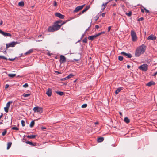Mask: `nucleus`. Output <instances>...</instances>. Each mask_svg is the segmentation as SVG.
I'll use <instances>...</instances> for the list:
<instances>
[{"instance_id":"61","label":"nucleus","mask_w":157,"mask_h":157,"mask_svg":"<svg viewBox=\"0 0 157 157\" xmlns=\"http://www.w3.org/2000/svg\"><path fill=\"white\" fill-rule=\"evenodd\" d=\"M55 73H58V74L60 73V72H59L58 71H55Z\"/></svg>"},{"instance_id":"45","label":"nucleus","mask_w":157,"mask_h":157,"mask_svg":"<svg viewBox=\"0 0 157 157\" xmlns=\"http://www.w3.org/2000/svg\"><path fill=\"white\" fill-rule=\"evenodd\" d=\"M144 20V18L143 17H141L138 19V21H143Z\"/></svg>"},{"instance_id":"60","label":"nucleus","mask_w":157,"mask_h":157,"mask_svg":"<svg viewBox=\"0 0 157 157\" xmlns=\"http://www.w3.org/2000/svg\"><path fill=\"white\" fill-rule=\"evenodd\" d=\"M83 13H82V11L80 12L79 14H78V15H81V14Z\"/></svg>"},{"instance_id":"51","label":"nucleus","mask_w":157,"mask_h":157,"mask_svg":"<svg viewBox=\"0 0 157 157\" xmlns=\"http://www.w3.org/2000/svg\"><path fill=\"white\" fill-rule=\"evenodd\" d=\"M66 21H63V22L62 23H61V24H60L62 26V25H63L64 24H65L66 23Z\"/></svg>"},{"instance_id":"53","label":"nucleus","mask_w":157,"mask_h":157,"mask_svg":"<svg viewBox=\"0 0 157 157\" xmlns=\"http://www.w3.org/2000/svg\"><path fill=\"white\" fill-rule=\"evenodd\" d=\"M2 58L6 60H7V58H6V57L4 56H2Z\"/></svg>"},{"instance_id":"20","label":"nucleus","mask_w":157,"mask_h":157,"mask_svg":"<svg viewBox=\"0 0 157 157\" xmlns=\"http://www.w3.org/2000/svg\"><path fill=\"white\" fill-rule=\"evenodd\" d=\"M33 50H34V49H31L29 50L28 51H27V52H25V54L28 55L29 54H30V53L33 52Z\"/></svg>"},{"instance_id":"18","label":"nucleus","mask_w":157,"mask_h":157,"mask_svg":"<svg viewBox=\"0 0 157 157\" xmlns=\"http://www.w3.org/2000/svg\"><path fill=\"white\" fill-rule=\"evenodd\" d=\"M90 7V6H86V7L82 11V13H84V12L86 11L88 9H89Z\"/></svg>"},{"instance_id":"13","label":"nucleus","mask_w":157,"mask_h":157,"mask_svg":"<svg viewBox=\"0 0 157 157\" xmlns=\"http://www.w3.org/2000/svg\"><path fill=\"white\" fill-rule=\"evenodd\" d=\"M55 30L53 26H50L48 29V31L50 32H53L55 31Z\"/></svg>"},{"instance_id":"33","label":"nucleus","mask_w":157,"mask_h":157,"mask_svg":"<svg viewBox=\"0 0 157 157\" xmlns=\"http://www.w3.org/2000/svg\"><path fill=\"white\" fill-rule=\"evenodd\" d=\"M104 33H105V32L104 31L101 32L99 33H98L97 34H96V36L97 37H98V36H99L103 34H104Z\"/></svg>"},{"instance_id":"21","label":"nucleus","mask_w":157,"mask_h":157,"mask_svg":"<svg viewBox=\"0 0 157 157\" xmlns=\"http://www.w3.org/2000/svg\"><path fill=\"white\" fill-rule=\"evenodd\" d=\"M104 140V138L103 137H100L98 139L97 141L98 142H102Z\"/></svg>"},{"instance_id":"55","label":"nucleus","mask_w":157,"mask_h":157,"mask_svg":"<svg viewBox=\"0 0 157 157\" xmlns=\"http://www.w3.org/2000/svg\"><path fill=\"white\" fill-rule=\"evenodd\" d=\"M127 67L128 69H129L130 67V66L129 65H128L127 66Z\"/></svg>"},{"instance_id":"32","label":"nucleus","mask_w":157,"mask_h":157,"mask_svg":"<svg viewBox=\"0 0 157 157\" xmlns=\"http://www.w3.org/2000/svg\"><path fill=\"white\" fill-rule=\"evenodd\" d=\"M62 20H59L58 21H56L55 23L57 24H59L62 23Z\"/></svg>"},{"instance_id":"16","label":"nucleus","mask_w":157,"mask_h":157,"mask_svg":"<svg viewBox=\"0 0 157 157\" xmlns=\"http://www.w3.org/2000/svg\"><path fill=\"white\" fill-rule=\"evenodd\" d=\"M123 89L122 87H120L118 88L115 91V94H118V93Z\"/></svg>"},{"instance_id":"1","label":"nucleus","mask_w":157,"mask_h":157,"mask_svg":"<svg viewBox=\"0 0 157 157\" xmlns=\"http://www.w3.org/2000/svg\"><path fill=\"white\" fill-rule=\"evenodd\" d=\"M146 46L144 44L138 47L136 50L135 55L136 57H138L144 53L146 51Z\"/></svg>"},{"instance_id":"5","label":"nucleus","mask_w":157,"mask_h":157,"mask_svg":"<svg viewBox=\"0 0 157 157\" xmlns=\"http://www.w3.org/2000/svg\"><path fill=\"white\" fill-rule=\"evenodd\" d=\"M148 66L146 64H143L139 67L138 68L143 71H146L148 69Z\"/></svg>"},{"instance_id":"40","label":"nucleus","mask_w":157,"mask_h":157,"mask_svg":"<svg viewBox=\"0 0 157 157\" xmlns=\"http://www.w3.org/2000/svg\"><path fill=\"white\" fill-rule=\"evenodd\" d=\"M12 130H19V128L17 127H13L12 128Z\"/></svg>"},{"instance_id":"62","label":"nucleus","mask_w":157,"mask_h":157,"mask_svg":"<svg viewBox=\"0 0 157 157\" xmlns=\"http://www.w3.org/2000/svg\"><path fill=\"white\" fill-rule=\"evenodd\" d=\"M3 24V21L1 20L0 23V25H1Z\"/></svg>"},{"instance_id":"25","label":"nucleus","mask_w":157,"mask_h":157,"mask_svg":"<svg viewBox=\"0 0 157 157\" xmlns=\"http://www.w3.org/2000/svg\"><path fill=\"white\" fill-rule=\"evenodd\" d=\"M124 120L125 122L127 123H128L130 122L129 119L127 117L124 118Z\"/></svg>"},{"instance_id":"4","label":"nucleus","mask_w":157,"mask_h":157,"mask_svg":"<svg viewBox=\"0 0 157 157\" xmlns=\"http://www.w3.org/2000/svg\"><path fill=\"white\" fill-rule=\"evenodd\" d=\"M17 44H18V42L17 41H13L7 44H6V49H7L9 47H14L15 45Z\"/></svg>"},{"instance_id":"64","label":"nucleus","mask_w":157,"mask_h":157,"mask_svg":"<svg viewBox=\"0 0 157 157\" xmlns=\"http://www.w3.org/2000/svg\"><path fill=\"white\" fill-rule=\"evenodd\" d=\"M85 34H83L82 35V37L81 38V39H82L83 37L84 36V35Z\"/></svg>"},{"instance_id":"44","label":"nucleus","mask_w":157,"mask_h":157,"mask_svg":"<svg viewBox=\"0 0 157 157\" xmlns=\"http://www.w3.org/2000/svg\"><path fill=\"white\" fill-rule=\"evenodd\" d=\"M144 8V9L145 10V11L147 13H149V10H148L146 9L144 7H143Z\"/></svg>"},{"instance_id":"11","label":"nucleus","mask_w":157,"mask_h":157,"mask_svg":"<svg viewBox=\"0 0 157 157\" xmlns=\"http://www.w3.org/2000/svg\"><path fill=\"white\" fill-rule=\"evenodd\" d=\"M61 26L60 24H57L54 23V25L53 26L54 28L56 31H57L60 29Z\"/></svg>"},{"instance_id":"46","label":"nucleus","mask_w":157,"mask_h":157,"mask_svg":"<svg viewBox=\"0 0 157 157\" xmlns=\"http://www.w3.org/2000/svg\"><path fill=\"white\" fill-rule=\"evenodd\" d=\"M67 77H66L65 78H62L61 80L62 81H65V80H67Z\"/></svg>"},{"instance_id":"15","label":"nucleus","mask_w":157,"mask_h":157,"mask_svg":"<svg viewBox=\"0 0 157 157\" xmlns=\"http://www.w3.org/2000/svg\"><path fill=\"white\" fill-rule=\"evenodd\" d=\"M46 94L49 97L51 96L52 95V90L50 89H48L46 92Z\"/></svg>"},{"instance_id":"63","label":"nucleus","mask_w":157,"mask_h":157,"mask_svg":"<svg viewBox=\"0 0 157 157\" xmlns=\"http://www.w3.org/2000/svg\"><path fill=\"white\" fill-rule=\"evenodd\" d=\"M47 55H49V56H51V54H50L49 52H48V53H47Z\"/></svg>"},{"instance_id":"37","label":"nucleus","mask_w":157,"mask_h":157,"mask_svg":"<svg viewBox=\"0 0 157 157\" xmlns=\"http://www.w3.org/2000/svg\"><path fill=\"white\" fill-rule=\"evenodd\" d=\"M87 105L86 104H84L82 105L81 107L83 108H86L87 107Z\"/></svg>"},{"instance_id":"12","label":"nucleus","mask_w":157,"mask_h":157,"mask_svg":"<svg viewBox=\"0 0 157 157\" xmlns=\"http://www.w3.org/2000/svg\"><path fill=\"white\" fill-rule=\"evenodd\" d=\"M156 36L152 34L150 35L148 37H147L148 40H156Z\"/></svg>"},{"instance_id":"42","label":"nucleus","mask_w":157,"mask_h":157,"mask_svg":"<svg viewBox=\"0 0 157 157\" xmlns=\"http://www.w3.org/2000/svg\"><path fill=\"white\" fill-rule=\"evenodd\" d=\"M87 41V39L86 37L85 38L82 40V42L84 43H86Z\"/></svg>"},{"instance_id":"36","label":"nucleus","mask_w":157,"mask_h":157,"mask_svg":"<svg viewBox=\"0 0 157 157\" xmlns=\"http://www.w3.org/2000/svg\"><path fill=\"white\" fill-rule=\"evenodd\" d=\"M118 59L120 61H122L123 59V57L121 56H118Z\"/></svg>"},{"instance_id":"49","label":"nucleus","mask_w":157,"mask_h":157,"mask_svg":"<svg viewBox=\"0 0 157 157\" xmlns=\"http://www.w3.org/2000/svg\"><path fill=\"white\" fill-rule=\"evenodd\" d=\"M111 28V26H109L108 27V32H109L110 31Z\"/></svg>"},{"instance_id":"30","label":"nucleus","mask_w":157,"mask_h":157,"mask_svg":"<svg viewBox=\"0 0 157 157\" xmlns=\"http://www.w3.org/2000/svg\"><path fill=\"white\" fill-rule=\"evenodd\" d=\"M18 5L20 6H23L24 5V3L23 1H21L18 3Z\"/></svg>"},{"instance_id":"24","label":"nucleus","mask_w":157,"mask_h":157,"mask_svg":"<svg viewBox=\"0 0 157 157\" xmlns=\"http://www.w3.org/2000/svg\"><path fill=\"white\" fill-rule=\"evenodd\" d=\"M36 136V135H28L27 137L30 139H33L35 138Z\"/></svg>"},{"instance_id":"29","label":"nucleus","mask_w":157,"mask_h":157,"mask_svg":"<svg viewBox=\"0 0 157 157\" xmlns=\"http://www.w3.org/2000/svg\"><path fill=\"white\" fill-rule=\"evenodd\" d=\"M7 149H9L10 148L11 146L12 143L11 142H9L7 143Z\"/></svg>"},{"instance_id":"2","label":"nucleus","mask_w":157,"mask_h":157,"mask_svg":"<svg viewBox=\"0 0 157 157\" xmlns=\"http://www.w3.org/2000/svg\"><path fill=\"white\" fill-rule=\"evenodd\" d=\"M33 110L35 112L37 113L40 114L42 113L43 111V109L42 108L38 106L34 107L33 108Z\"/></svg>"},{"instance_id":"54","label":"nucleus","mask_w":157,"mask_h":157,"mask_svg":"<svg viewBox=\"0 0 157 157\" xmlns=\"http://www.w3.org/2000/svg\"><path fill=\"white\" fill-rule=\"evenodd\" d=\"M95 27L96 29H98L99 28V26L98 25H96L95 26Z\"/></svg>"},{"instance_id":"50","label":"nucleus","mask_w":157,"mask_h":157,"mask_svg":"<svg viewBox=\"0 0 157 157\" xmlns=\"http://www.w3.org/2000/svg\"><path fill=\"white\" fill-rule=\"evenodd\" d=\"M46 129V127H43V126L41 127V129L42 130H44V129Z\"/></svg>"},{"instance_id":"17","label":"nucleus","mask_w":157,"mask_h":157,"mask_svg":"<svg viewBox=\"0 0 157 157\" xmlns=\"http://www.w3.org/2000/svg\"><path fill=\"white\" fill-rule=\"evenodd\" d=\"M25 143L27 144H28L29 145H30L32 146H35L36 145V144L35 143H33L32 142H30V141H25Z\"/></svg>"},{"instance_id":"26","label":"nucleus","mask_w":157,"mask_h":157,"mask_svg":"<svg viewBox=\"0 0 157 157\" xmlns=\"http://www.w3.org/2000/svg\"><path fill=\"white\" fill-rule=\"evenodd\" d=\"M75 75L73 73H71L69 75L67 76V78L68 79L71 78L72 77L74 76Z\"/></svg>"},{"instance_id":"52","label":"nucleus","mask_w":157,"mask_h":157,"mask_svg":"<svg viewBox=\"0 0 157 157\" xmlns=\"http://www.w3.org/2000/svg\"><path fill=\"white\" fill-rule=\"evenodd\" d=\"M105 13H103L102 14V16L103 17H104L105 16Z\"/></svg>"},{"instance_id":"28","label":"nucleus","mask_w":157,"mask_h":157,"mask_svg":"<svg viewBox=\"0 0 157 157\" xmlns=\"http://www.w3.org/2000/svg\"><path fill=\"white\" fill-rule=\"evenodd\" d=\"M8 76L11 78H13L16 75L15 74H9L8 75Z\"/></svg>"},{"instance_id":"41","label":"nucleus","mask_w":157,"mask_h":157,"mask_svg":"<svg viewBox=\"0 0 157 157\" xmlns=\"http://www.w3.org/2000/svg\"><path fill=\"white\" fill-rule=\"evenodd\" d=\"M23 86L25 88H27L28 87V85L27 83H26Z\"/></svg>"},{"instance_id":"56","label":"nucleus","mask_w":157,"mask_h":157,"mask_svg":"<svg viewBox=\"0 0 157 157\" xmlns=\"http://www.w3.org/2000/svg\"><path fill=\"white\" fill-rule=\"evenodd\" d=\"M116 5V4H113L112 5V6H113V7H114Z\"/></svg>"},{"instance_id":"7","label":"nucleus","mask_w":157,"mask_h":157,"mask_svg":"<svg viewBox=\"0 0 157 157\" xmlns=\"http://www.w3.org/2000/svg\"><path fill=\"white\" fill-rule=\"evenodd\" d=\"M85 5H83L81 6H77L74 10L73 12H78L80 10L82 9V8L84 7Z\"/></svg>"},{"instance_id":"48","label":"nucleus","mask_w":157,"mask_h":157,"mask_svg":"<svg viewBox=\"0 0 157 157\" xmlns=\"http://www.w3.org/2000/svg\"><path fill=\"white\" fill-rule=\"evenodd\" d=\"M53 2H54V6H56L57 5V3L56 1H54Z\"/></svg>"},{"instance_id":"19","label":"nucleus","mask_w":157,"mask_h":157,"mask_svg":"<svg viewBox=\"0 0 157 157\" xmlns=\"http://www.w3.org/2000/svg\"><path fill=\"white\" fill-rule=\"evenodd\" d=\"M109 3V2H105V3H103L102 5V9L103 10H104L106 6V5H107V4Z\"/></svg>"},{"instance_id":"27","label":"nucleus","mask_w":157,"mask_h":157,"mask_svg":"<svg viewBox=\"0 0 157 157\" xmlns=\"http://www.w3.org/2000/svg\"><path fill=\"white\" fill-rule=\"evenodd\" d=\"M12 103L13 101H10L9 102H7L6 104V107L9 108L10 106V104Z\"/></svg>"},{"instance_id":"9","label":"nucleus","mask_w":157,"mask_h":157,"mask_svg":"<svg viewBox=\"0 0 157 157\" xmlns=\"http://www.w3.org/2000/svg\"><path fill=\"white\" fill-rule=\"evenodd\" d=\"M55 16L56 17H58L60 19H63L64 17V16L63 15L59 13H55Z\"/></svg>"},{"instance_id":"38","label":"nucleus","mask_w":157,"mask_h":157,"mask_svg":"<svg viewBox=\"0 0 157 157\" xmlns=\"http://www.w3.org/2000/svg\"><path fill=\"white\" fill-rule=\"evenodd\" d=\"M132 14V13L131 11H130L128 13H126V14L129 17L131 16Z\"/></svg>"},{"instance_id":"22","label":"nucleus","mask_w":157,"mask_h":157,"mask_svg":"<svg viewBox=\"0 0 157 157\" xmlns=\"http://www.w3.org/2000/svg\"><path fill=\"white\" fill-rule=\"evenodd\" d=\"M56 93L57 94H59L60 96H62L64 94V93L63 92L56 91Z\"/></svg>"},{"instance_id":"3","label":"nucleus","mask_w":157,"mask_h":157,"mask_svg":"<svg viewBox=\"0 0 157 157\" xmlns=\"http://www.w3.org/2000/svg\"><path fill=\"white\" fill-rule=\"evenodd\" d=\"M131 35L132 41H136L137 40V37L136 32L133 30H132L131 32Z\"/></svg>"},{"instance_id":"58","label":"nucleus","mask_w":157,"mask_h":157,"mask_svg":"<svg viewBox=\"0 0 157 157\" xmlns=\"http://www.w3.org/2000/svg\"><path fill=\"white\" fill-rule=\"evenodd\" d=\"M8 59L10 60V61H13L14 60V59H10V58H9Z\"/></svg>"},{"instance_id":"57","label":"nucleus","mask_w":157,"mask_h":157,"mask_svg":"<svg viewBox=\"0 0 157 157\" xmlns=\"http://www.w3.org/2000/svg\"><path fill=\"white\" fill-rule=\"evenodd\" d=\"M90 26H91V25H90L89 26V27H88V28L86 29V31H88V30H89V28L90 27Z\"/></svg>"},{"instance_id":"47","label":"nucleus","mask_w":157,"mask_h":157,"mask_svg":"<svg viewBox=\"0 0 157 157\" xmlns=\"http://www.w3.org/2000/svg\"><path fill=\"white\" fill-rule=\"evenodd\" d=\"M9 85L8 84H6V85L5 86V88L6 89L7 88H8V87H9Z\"/></svg>"},{"instance_id":"35","label":"nucleus","mask_w":157,"mask_h":157,"mask_svg":"<svg viewBox=\"0 0 157 157\" xmlns=\"http://www.w3.org/2000/svg\"><path fill=\"white\" fill-rule=\"evenodd\" d=\"M21 123L22 126L23 127H24L25 125V122L23 120H22L21 121Z\"/></svg>"},{"instance_id":"14","label":"nucleus","mask_w":157,"mask_h":157,"mask_svg":"<svg viewBox=\"0 0 157 157\" xmlns=\"http://www.w3.org/2000/svg\"><path fill=\"white\" fill-rule=\"evenodd\" d=\"M96 37H97L96 36V35H94L91 36H89L88 38L89 40H91V41H92Z\"/></svg>"},{"instance_id":"59","label":"nucleus","mask_w":157,"mask_h":157,"mask_svg":"<svg viewBox=\"0 0 157 157\" xmlns=\"http://www.w3.org/2000/svg\"><path fill=\"white\" fill-rule=\"evenodd\" d=\"M141 12L143 13L144 12V9H141Z\"/></svg>"},{"instance_id":"6","label":"nucleus","mask_w":157,"mask_h":157,"mask_svg":"<svg viewBox=\"0 0 157 157\" xmlns=\"http://www.w3.org/2000/svg\"><path fill=\"white\" fill-rule=\"evenodd\" d=\"M0 33L5 36L11 37V34L9 33H6L0 29Z\"/></svg>"},{"instance_id":"43","label":"nucleus","mask_w":157,"mask_h":157,"mask_svg":"<svg viewBox=\"0 0 157 157\" xmlns=\"http://www.w3.org/2000/svg\"><path fill=\"white\" fill-rule=\"evenodd\" d=\"M4 110L6 112V113H7L8 111V109L9 108H7V107H5L4 108Z\"/></svg>"},{"instance_id":"8","label":"nucleus","mask_w":157,"mask_h":157,"mask_svg":"<svg viewBox=\"0 0 157 157\" xmlns=\"http://www.w3.org/2000/svg\"><path fill=\"white\" fill-rule=\"evenodd\" d=\"M60 62L61 63H63L66 61V58L63 55H61L60 56Z\"/></svg>"},{"instance_id":"23","label":"nucleus","mask_w":157,"mask_h":157,"mask_svg":"<svg viewBox=\"0 0 157 157\" xmlns=\"http://www.w3.org/2000/svg\"><path fill=\"white\" fill-rule=\"evenodd\" d=\"M155 84V83L153 81H151L147 84V86H151Z\"/></svg>"},{"instance_id":"34","label":"nucleus","mask_w":157,"mask_h":157,"mask_svg":"<svg viewBox=\"0 0 157 157\" xmlns=\"http://www.w3.org/2000/svg\"><path fill=\"white\" fill-rule=\"evenodd\" d=\"M30 95V94H23L22 95V96L25 97H27L28 96H29Z\"/></svg>"},{"instance_id":"39","label":"nucleus","mask_w":157,"mask_h":157,"mask_svg":"<svg viewBox=\"0 0 157 157\" xmlns=\"http://www.w3.org/2000/svg\"><path fill=\"white\" fill-rule=\"evenodd\" d=\"M7 132V131L6 130H5L2 133V136H4Z\"/></svg>"},{"instance_id":"10","label":"nucleus","mask_w":157,"mask_h":157,"mask_svg":"<svg viewBox=\"0 0 157 157\" xmlns=\"http://www.w3.org/2000/svg\"><path fill=\"white\" fill-rule=\"evenodd\" d=\"M121 54L128 58H131L132 57V55L130 53H127L124 52H121Z\"/></svg>"},{"instance_id":"31","label":"nucleus","mask_w":157,"mask_h":157,"mask_svg":"<svg viewBox=\"0 0 157 157\" xmlns=\"http://www.w3.org/2000/svg\"><path fill=\"white\" fill-rule=\"evenodd\" d=\"M35 124V122L33 120L31 122L30 124V127L31 128L33 127L34 126Z\"/></svg>"}]
</instances>
